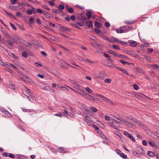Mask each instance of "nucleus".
<instances>
[{"label": "nucleus", "instance_id": "15", "mask_svg": "<svg viewBox=\"0 0 159 159\" xmlns=\"http://www.w3.org/2000/svg\"><path fill=\"white\" fill-rule=\"evenodd\" d=\"M65 8L67 11L69 13H72L74 12L73 9L71 7H69L68 5H66L65 7Z\"/></svg>", "mask_w": 159, "mask_h": 159}, {"label": "nucleus", "instance_id": "31", "mask_svg": "<svg viewBox=\"0 0 159 159\" xmlns=\"http://www.w3.org/2000/svg\"><path fill=\"white\" fill-rule=\"evenodd\" d=\"M120 156L124 159H126L127 158V155L122 152Z\"/></svg>", "mask_w": 159, "mask_h": 159}, {"label": "nucleus", "instance_id": "16", "mask_svg": "<svg viewBox=\"0 0 159 159\" xmlns=\"http://www.w3.org/2000/svg\"><path fill=\"white\" fill-rule=\"evenodd\" d=\"M136 71L139 73L141 74H144L145 73L144 70L141 68L140 67H137L136 68Z\"/></svg>", "mask_w": 159, "mask_h": 159}, {"label": "nucleus", "instance_id": "11", "mask_svg": "<svg viewBox=\"0 0 159 159\" xmlns=\"http://www.w3.org/2000/svg\"><path fill=\"white\" fill-rule=\"evenodd\" d=\"M93 75L95 79L103 78L105 76V74L102 72H101L97 74H94Z\"/></svg>", "mask_w": 159, "mask_h": 159}, {"label": "nucleus", "instance_id": "60", "mask_svg": "<svg viewBox=\"0 0 159 159\" xmlns=\"http://www.w3.org/2000/svg\"><path fill=\"white\" fill-rule=\"evenodd\" d=\"M100 135L103 138L105 139L106 140L107 139V137L105 136V135L102 133L100 134Z\"/></svg>", "mask_w": 159, "mask_h": 159}, {"label": "nucleus", "instance_id": "49", "mask_svg": "<svg viewBox=\"0 0 159 159\" xmlns=\"http://www.w3.org/2000/svg\"><path fill=\"white\" fill-rule=\"evenodd\" d=\"M60 11V10H57V9H53L52 11V12L53 13H59V11Z\"/></svg>", "mask_w": 159, "mask_h": 159}, {"label": "nucleus", "instance_id": "23", "mask_svg": "<svg viewBox=\"0 0 159 159\" xmlns=\"http://www.w3.org/2000/svg\"><path fill=\"white\" fill-rule=\"evenodd\" d=\"M24 81L25 82L31 85H32L34 83L33 80H24Z\"/></svg>", "mask_w": 159, "mask_h": 159}, {"label": "nucleus", "instance_id": "1", "mask_svg": "<svg viewBox=\"0 0 159 159\" xmlns=\"http://www.w3.org/2000/svg\"><path fill=\"white\" fill-rule=\"evenodd\" d=\"M23 93L24 95L27 97L30 101H31V99L34 98L32 91L27 88L25 87V89L23 90Z\"/></svg>", "mask_w": 159, "mask_h": 159}, {"label": "nucleus", "instance_id": "62", "mask_svg": "<svg viewBox=\"0 0 159 159\" xmlns=\"http://www.w3.org/2000/svg\"><path fill=\"white\" fill-rule=\"evenodd\" d=\"M153 67L154 68L157 69V68H159V66L157 65L156 64H154L153 65Z\"/></svg>", "mask_w": 159, "mask_h": 159}, {"label": "nucleus", "instance_id": "27", "mask_svg": "<svg viewBox=\"0 0 159 159\" xmlns=\"http://www.w3.org/2000/svg\"><path fill=\"white\" fill-rule=\"evenodd\" d=\"M86 14L88 16V19H89L92 16V14L90 11H87L86 13Z\"/></svg>", "mask_w": 159, "mask_h": 159}, {"label": "nucleus", "instance_id": "28", "mask_svg": "<svg viewBox=\"0 0 159 159\" xmlns=\"http://www.w3.org/2000/svg\"><path fill=\"white\" fill-rule=\"evenodd\" d=\"M134 21H128L125 20L124 22V23L128 25L131 24H133Z\"/></svg>", "mask_w": 159, "mask_h": 159}, {"label": "nucleus", "instance_id": "8", "mask_svg": "<svg viewBox=\"0 0 159 159\" xmlns=\"http://www.w3.org/2000/svg\"><path fill=\"white\" fill-rule=\"evenodd\" d=\"M95 96L97 97H100L102 100L108 103H110L111 102L110 100L101 94H95Z\"/></svg>", "mask_w": 159, "mask_h": 159}, {"label": "nucleus", "instance_id": "43", "mask_svg": "<svg viewBox=\"0 0 159 159\" xmlns=\"http://www.w3.org/2000/svg\"><path fill=\"white\" fill-rule=\"evenodd\" d=\"M57 86L59 88H63L64 90L66 89V88L63 86H62L60 84H57Z\"/></svg>", "mask_w": 159, "mask_h": 159}, {"label": "nucleus", "instance_id": "30", "mask_svg": "<svg viewBox=\"0 0 159 159\" xmlns=\"http://www.w3.org/2000/svg\"><path fill=\"white\" fill-rule=\"evenodd\" d=\"M22 55L25 58H27L28 57V54L25 52H24L22 53Z\"/></svg>", "mask_w": 159, "mask_h": 159}, {"label": "nucleus", "instance_id": "20", "mask_svg": "<svg viewBox=\"0 0 159 159\" xmlns=\"http://www.w3.org/2000/svg\"><path fill=\"white\" fill-rule=\"evenodd\" d=\"M86 25L89 28H91L93 27V24L92 22L91 21H86Z\"/></svg>", "mask_w": 159, "mask_h": 159}, {"label": "nucleus", "instance_id": "35", "mask_svg": "<svg viewBox=\"0 0 159 159\" xmlns=\"http://www.w3.org/2000/svg\"><path fill=\"white\" fill-rule=\"evenodd\" d=\"M114 39H115L114 37H112L110 39H109V38H108V39L107 41H108L110 42L113 43L114 42Z\"/></svg>", "mask_w": 159, "mask_h": 159}, {"label": "nucleus", "instance_id": "50", "mask_svg": "<svg viewBox=\"0 0 159 159\" xmlns=\"http://www.w3.org/2000/svg\"><path fill=\"white\" fill-rule=\"evenodd\" d=\"M134 122H136L137 124L140 125H141L142 126H143L144 125L139 120H137L136 119L135 120V121Z\"/></svg>", "mask_w": 159, "mask_h": 159}, {"label": "nucleus", "instance_id": "14", "mask_svg": "<svg viewBox=\"0 0 159 159\" xmlns=\"http://www.w3.org/2000/svg\"><path fill=\"white\" fill-rule=\"evenodd\" d=\"M58 152L61 153H66L68 152V151L64 147H61L58 149Z\"/></svg>", "mask_w": 159, "mask_h": 159}, {"label": "nucleus", "instance_id": "17", "mask_svg": "<svg viewBox=\"0 0 159 159\" xmlns=\"http://www.w3.org/2000/svg\"><path fill=\"white\" fill-rule=\"evenodd\" d=\"M103 56L106 58H107L108 60L110 62H112V60L110 58V56L105 52L103 53Z\"/></svg>", "mask_w": 159, "mask_h": 159}, {"label": "nucleus", "instance_id": "48", "mask_svg": "<svg viewBox=\"0 0 159 159\" xmlns=\"http://www.w3.org/2000/svg\"><path fill=\"white\" fill-rule=\"evenodd\" d=\"M26 13L30 15H31L33 13L32 11L30 9L26 11Z\"/></svg>", "mask_w": 159, "mask_h": 159}, {"label": "nucleus", "instance_id": "25", "mask_svg": "<svg viewBox=\"0 0 159 159\" xmlns=\"http://www.w3.org/2000/svg\"><path fill=\"white\" fill-rule=\"evenodd\" d=\"M95 26L97 28H101L102 26V25L100 23L96 22L95 24Z\"/></svg>", "mask_w": 159, "mask_h": 159}, {"label": "nucleus", "instance_id": "9", "mask_svg": "<svg viewBox=\"0 0 159 159\" xmlns=\"http://www.w3.org/2000/svg\"><path fill=\"white\" fill-rule=\"evenodd\" d=\"M124 33L127 32L129 31L130 30L133 29V27L132 26H129L128 25L123 26H122Z\"/></svg>", "mask_w": 159, "mask_h": 159}, {"label": "nucleus", "instance_id": "33", "mask_svg": "<svg viewBox=\"0 0 159 159\" xmlns=\"http://www.w3.org/2000/svg\"><path fill=\"white\" fill-rule=\"evenodd\" d=\"M137 45L136 42L135 41H132L131 43V46L132 47H134Z\"/></svg>", "mask_w": 159, "mask_h": 159}, {"label": "nucleus", "instance_id": "54", "mask_svg": "<svg viewBox=\"0 0 159 159\" xmlns=\"http://www.w3.org/2000/svg\"><path fill=\"white\" fill-rule=\"evenodd\" d=\"M29 22L31 24H33L34 23V21H33V19L32 17H30L29 19Z\"/></svg>", "mask_w": 159, "mask_h": 159}, {"label": "nucleus", "instance_id": "42", "mask_svg": "<svg viewBox=\"0 0 159 159\" xmlns=\"http://www.w3.org/2000/svg\"><path fill=\"white\" fill-rule=\"evenodd\" d=\"M42 7L43 8L46 9L47 10H48V11H50V8L48 7V6H47L46 5H43V6H42Z\"/></svg>", "mask_w": 159, "mask_h": 159}, {"label": "nucleus", "instance_id": "58", "mask_svg": "<svg viewBox=\"0 0 159 159\" xmlns=\"http://www.w3.org/2000/svg\"><path fill=\"white\" fill-rule=\"evenodd\" d=\"M145 58L146 59V60L148 61H151V59L150 58L148 57V56L146 55H145L144 56Z\"/></svg>", "mask_w": 159, "mask_h": 159}, {"label": "nucleus", "instance_id": "7", "mask_svg": "<svg viewBox=\"0 0 159 159\" xmlns=\"http://www.w3.org/2000/svg\"><path fill=\"white\" fill-rule=\"evenodd\" d=\"M84 120L89 126H91V124L93 122L90 118L88 116H86L84 119Z\"/></svg>", "mask_w": 159, "mask_h": 159}, {"label": "nucleus", "instance_id": "19", "mask_svg": "<svg viewBox=\"0 0 159 159\" xmlns=\"http://www.w3.org/2000/svg\"><path fill=\"white\" fill-rule=\"evenodd\" d=\"M72 25L74 27L80 29V22H77L75 24H72Z\"/></svg>", "mask_w": 159, "mask_h": 159}, {"label": "nucleus", "instance_id": "47", "mask_svg": "<svg viewBox=\"0 0 159 159\" xmlns=\"http://www.w3.org/2000/svg\"><path fill=\"white\" fill-rule=\"evenodd\" d=\"M127 118L129 119L133 120L134 121H135L136 119L134 118L132 116H129L127 117Z\"/></svg>", "mask_w": 159, "mask_h": 159}, {"label": "nucleus", "instance_id": "59", "mask_svg": "<svg viewBox=\"0 0 159 159\" xmlns=\"http://www.w3.org/2000/svg\"><path fill=\"white\" fill-rule=\"evenodd\" d=\"M7 43L9 45H10L11 46H13V42L10 41V40H8L7 41Z\"/></svg>", "mask_w": 159, "mask_h": 159}, {"label": "nucleus", "instance_id": "38", "mask_svg": "<svg viewBox=\"0 0 159 159\" xmlns=\"http://www.w3.org/2000/svg\"><path fill=\"white\" fill-rule=\"evenodd\" d=\"M0 111L2 112L5 113L6 111H7L5 108L1 107H0Z\"/></svg>", "mask_w": 159, "mask_h": 159}, {"label": "nucleus", "instance_id": "21", "mask_svg": "<svg viewBox=\"0 0 159 159\" xmlns=\"http://www.w3.org/2000/svg\"><path fill=\"white\" fill-rule=\"evenodd\" d=\"M43 14L48 18H50L52 17L51 15L48 12L43 11Z\"/></svg>", "mask_w": 159, "mask_h": 159}, {"label": "nucleus", "instance_id": "52", "mask_svg": "<svg viewBox=\"0 0 159 159\" xmlns=\"http://www.w3.org/2000/svg\"><path fill=\"white\" fill-rule=\"evenodd\" d=\"M134 88L135 90H138L139 89V86L135 84H134L133 85Z\"/></svg>", "mask_w": 159, "mask_h": 159}, {"label": "nucleus", "instance_id": "56", "mask_svg": "<svg viewBox=\"0 0 159 159\" xmlns=\"http://www.w3.org/2000/svg\"><path fill=\"white\" fill-rule=\"evenodd\" d=\"M94 30L95 32L97 34H99L100 33V30L98 29H94Z\"/></svg>", "mask_w": 159, "mask_h": 159}, {"label": "nucleus", "instance_id": "44", "mask_svg": "<svg viewBox=\"0 0 159 159\" xmlns=\"http://www.w3.org/2000/svg\"><path fill=\"white\" fill-rule=\"evenodd\" d=\"M9 88L13 90L15 89V85L13 84H11L9 85Z\"/></svg>", "mask_w": 159, "mask_h": 159}, {"label": "nucleus", "instance_id": "34", "mask_svg": "<svg viewBox=\"0 0 159 159\" xmlns=\"http://www.w3.org/2000/svg\"><path fill=\"white\" fill-rule=\"evenodd\" d=\"M86 91L89 93H92V90L89 87H87L85 88Z\"/></svg>", "mask_w": 159, "mask_h": 159}, {"label": "nucleus", "instance_id": "39", "mask_svg": "<svg viewBox=\"0 0 159 159\" xmlns=\"http://www.w3.org/2000/svg\"><path fill=\"white\" fill-rule=\"evenodd\" d=\"M90 109L91 111H92L93 112H96L97 111V109L94 107H90Z\"/></svg>", "mask_w": 159, "mask_h": 159}, {"label": "nucleus", "instance_id": "37", "mask_svg": "<svg viewBox=\"0 0 159 159\" xmlns=\"http://www.w3.org/2000/svg\"><path fill=\"white\" fill-rule=\"evenodd\" d=\"M128 137L129 138V139L133 142H135V139L131 134H130Z\"/></svg>", "mask_w": 159, "mask_h": 159}, {"label": "nucleus", "instance_id": "6", "mask_svg": "<svg viewBox=\"0 0 159 159\" xmlns=\"http://www.w3.org/2000/svg\"><path fill=\"white\" fill-rule=\"evenodd\" d=\"M80 109H81L83 112L85 114L88 113L90 111V110L88 109L83 104H80Z\"/></svg>", "mask_w": 159, "mask_h": 159}, {"label": "nucleus", "instance_id": "22", "mask_svg": "<svg viewBox=\"0 0 159 159\" xmlns=\"http://www.w3.org/2000/svg\"><path fill=\"white\" fill-rule=\"evenodd\" d=\"M100 36L101 37L103 38V39L106 40L107 41V40L108 39V37L107 36L103 34L102 33H101L100 34Z\"/></svg>", "mask_w": 159, "mask_h": 159}, {"label": "nucleus", "instance_id": "61", "mask_svg": "<svg viewBox=\"0 0 159 159\" xmlns=\"http://www.w3.org/2000/svg\"><path fill=\"white\" fill-rule=\"evenodd\" d=\"M17 0H11V3L12 4H15Z\"/></svg>", "mask_w": 159, "mask_h": 159}, {"label": "nucleus", "instance_id": "41", "mask_svg": "<svg viewBox=\"0 0 159 159\" xmlns=\"http://www.w3.org/2000/svg\"><path fill=\"white\" fill-rule=\"evenodd\" d=\"M116 153L119 156L122 153L121 151L119 149H116L115 151Z\"/></svg>", "mask_w": 159, "mask_h": 159}, {"label": "nucleus", "instance_id": "53", "mask_svg": "<svg viewBox=\"0 0 159 159\" xmlns=\"http://www.w3.org/2000/svg\"><path fill=\"white\" fill-rule=\"evenodd\" d=\"M123 134L127 136L128 137L130 135V134H129L127 131H124L123 132Z\"/></svg>", "mask_w": 159, "mask_h": 159}, {"label": "nucleus", "instance_id": "18", "mask_svg": "<svg viewBox=\"0 0 159 159\" xmlns=\"http://www.w3.org/2000/svg\"><path fill=\"white\" fill-rule=\"evenodd\" d=\"M122 29L123 28H122V26H121L119 28L117 29L116 30V31L117 33L119 34L124 33Z\"/></svg>", "mask_w": 159, "mask_h": 159}, {"label": "nucleus", "instance_id": "40", "mask_svg": "<svg viewBox=\"0 0 159 159\" xmlns=\"http://www.w3.org/2000/svg\"><path fill=\"white\" fill-rule=\"evenodd\" d=\"M10 26L14 30H17L16 27L13 24L10 22Z\"/></svg>", "mask_w": 159, "mask_h": 159}, {"label": "nucleus", "instance_id": "2", "mask_svg": "<svg viewBox=\"0 0 159 159\" xmlns=\"http://www.w3.org/2000/svg\"><path fill=\"white\" fill-rule=\"evenodd\" d=\"M112 122L109 123V126L113 129H117L118 125L120 124V122L113 119H112Z\"/></svg>", "mask_w": 159, "mask_h": 159}, {"label": "nucleus", "instance_id": "26", "mask_svg": "<svg viewBox=\"0 0 159 159\" xmlns=\"http://www.w3.org/2000/svg\"><path fill=\"white\" fill-rule=\"evenodd\" d=\"M5 113L6 115L8 117H12V115L7 110L6 111V112Z\"/></svg>", "mask_w": 159, "mask_h": 159}, {"label": "nucleus", "instance_id": "32", "mask_svg": "<svg viewBox=\"0 0 159 159\" xmlns=\"http://www.w3.org/2000/svg\"><path fill=\"white\" fill-rule=\"evenodd\" d=\"M94 128L96 130H98V128L97 126L93 123V122L91 124V126Z\"/></svg>", "mask_w": 159, "mask_h": 159}, {"label": "nucleus", "instance_id": "45", "mask_svg": "<svg viewBox=\"0 0 159 159\" xmlns=\"http://www.w3.org/2000/svg\"><path fill=\"white\" fill-rule=\"evenodd\" d=\"M112 47L114 49H116L117 50L120 49V48L118 46H116L115 45H112Z\"/></svg>", "mask_w": 159, "mask_h": 159}, {"label": "nucleus", "instance_id": "57", "mask_svg": "<svg viewBox=\"0 0 159 159\" xmlns=\"http://www.w3.org/2000/svg\"><path fill=\"white\" fill-rule=\"evenodd\" d=\"M37 11L38 13L40 14L43 13V11H42L40 9H38L37 10Z\"/></svg>", "mask_w": 159, "mask_h": 159}, {"label": "nucleus", "instance_id": "29", "mask_svg": "<svg viewBox=\"0 0 159 159\" xmlns=\"http://www.w3.org/2000/svg\"><path fill=\"white\" fill-rule=\"evenodd\" d=\"M105 120L107 121H110L111 120H112L113 119H111L109 116H105L104 117Z\"/></svg>", "mask_w": 159, "mask_h": 159}, {"label": "nucleus", "instance_id": "4", "mask_svg": "<svg viewBox=\"0 0 159 159\" xmlns=\"http://www.w3.org/2000/svg\"><path fill=\"white\" fill-rule=\"evenodd\" d=\"M23 5H25L27 6L31 7L32 9L31 11H32V12H33L34 13H36V9L32 5L29 4L28 2H22L21 3H19L18 4V7H20V9H22V6H23Z\"/></svg>", "mask_w": 159, "mask_h": 159}, {"label": "nucleus", "instance_id": "13", "mask_svg": "<svg viewBox=\"0 0 159 159\" xmlns=\"http://www.w3.org/2000/svg\"><path fill=\"white\" fill-rule=\"evenodd\" d=\"M137 150L139 152V155H138L137 156L138 157H141L140 155H143L145 153V152L144 150L141 147H139L137 148Z\"/></svg>", "mask_w": 159, "mask_h": 159}, {"label": "nucleus", "instance_id": "46", "mask_svg": "<svg viewBox=\"0 0 159 159\" xmlns=\"http://www.w3.org/2000/svg\"><path fill=\"white\" fill-rule=\"evenodd\" d=\"M120 70L123 73H124L125 74H127L128 75V72H127V71H126V70L123 69H122V68H120Z\"/></svg>", "mask_w": 159, "mask_h": 159}, {"label": "nucleus", "instance_id": "55", "mask_svg": "<svg viewBox=\"0 0 159 159\" xmlns=\"http://www.w3.org/2000/svg\"><path fill=\"white\" fill-rule=\"evenodd\" d=\"M9 157L11 158H14L15 157V156L13 154L9 153Z\"/></svg>", "mask_w": 159, "mask_h": 159}, {"label": "nucleus", "instance_id": "5", "mask_svg": "<svg viewBox=\"0 0 159 159\" xmlns=\"http://www.w3.org/2000/svg\"><path fill=\"white\" fill-rule=\"evenodd\" d=\"M108 52L111 54H112L114 56L116 57H119L122 58H127L126 57L123 56L122 55L117 54L116 52H115L114 51L112 50H109L108 51Z\"/></svg>", "mask_w": 159, "mask_h": 159}, {"label": "nucleus", "instance_id": "24", "mask_svg": "<svg viewBox=\"0 0 159 159\" xmlns=\"http://www.w3.org/2000/svg\"><path fill=\"white\" fill-rule=\"evenodd\" d=\"M147 154L148 156L151 157H152L154 156V153L152 151H148Z\"/></svg>", "mask_w": 159, "mask_h": 159}, {"label": "nucleus", "instance_id": "51", "mask_svg": "<svg viewBox=\"0 0 159 159\" xmlns=\"http://www.w3.org/2000/svg\"><path fill=\"white\" fill-rule=\"evenodd\" d=\"M134 122H136L137 124L140 125H141L142 126H143L144 125L139 120H137L136 119L135 120V121Z\"/></svg>", "mask_w": 159, "mask_h": 159}, {"label": "nucleus", "instance_id": "64", "mask_svg": "<svg viewBox=\"0 0 159 159\" xmlns=\"http://www.w3.org/2000/svg\"><path fill=\"white\" fill-rule=\"evenodd\" d=\"M58 7L61 10H63L64 8V6L61 5H59Z\"/></svg>", "mask_w": 159, "mask_h": 159}, {"label": "nucleus", "instance_id": "3", "mask_svg": "<svg viewBox=\"0 0 159 159\" xmlns=\"http://www.w3.org/2000/svg\"><path fill=\"white\" fill-rule=\"evenodd\" d=\"M80 94L83 95L85 98L90 101H92V99H93V96L86 93L83 90H80Z\"/></svg>", "mask_w": 159, "mask_h": 159}, {"label": "nucleus", "instance_id": "36", "mask_svg": "<svg viewBox=\"0 0 159 159\" xmlns=\"http://www.w3.org/2000/svg\"><path fill=\"white\" fill-rule=\"evenodd\" d=\"M148 143L152 146L155 147L156 146V144L152 142L149 141L148 142Z\"/></svg>", "mask_w": 159, "mask_h": 159}, {"label": "nucleus", "instance_id": "63", "mask_svg": "<svg viewBox=\"0 0 159 159\" xmlns=\"http://www.w3.org/2000/svg\"><path fill=\"white\" fill-rule=\"evenodd\" d=\"M105 25L107 27H109L110 26V23L108 22H106L105 23Z\"/></svg>", "mask_w": 159, "mask_h": 159}, {"label": "nucleus", "instance_id": "12", "mask_svg": "<svg viewBox=\"0 0 159 159\" xmlns=\"http://www.w3.org/2000/svg\"><path fill=\"white\" fill-rule=\"evenodd\" d=\"M116 118L117 120H119L121 122V123H120V124H125L127 125H129V122L128 121L125 120L124 119L122 118Z\"/></svg>", "mask_w": 159, "mask_h": 159}, {"label": "nucleus", "instance_id": "10", "mask_svg": "<svg viewBox=\"0 0 159 159\" xmlns=\"http://www.w3.org/2000/svg\"><path fill=\"white\" fill-rule=\"evenodd\" d=\"M59 30L61 32H66L67 31H69L70 30V28H67L61 25H59Z\"/></svg>", "mask_w": 159, "mask_h": 159}]
</instances>
